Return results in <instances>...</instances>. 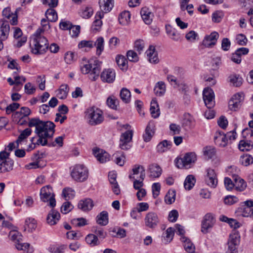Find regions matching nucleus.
<instances>
[{
    "mask_svg": "<svg viewBox=\"0 0 253 253\" xmlns=\"http://www.w3.org/2000/svg\"><path fill=\"white\" fill-rule=\"evenodd\" d=\"M93 13V10L92 7L86 6L83 7L80 12V15L84 18H89Z\"/></svg>",
    "mask_w": 253,
    "mask_h": 253,
    "instance_id": "obj_50",
    "label": "nucleus"
},
{
    "mask_svg": "<svg viewBox=\"0 0 253 253\" xmlns=\"http://www.w3.org/2000/svg\"><path fill=\"white\" fill-rule=\"evenodd\" d=\"M113 159L115 162L120 166H123L125 164V157L122 152H117L113 155Z\"/></svg>",
    "mask_w": 253,
    "mask_h": 253,
    "instance_id": "obj_47",
    "label": "nucleus"
},
{
    "mask_svg": "<svg viewBox=\"0 0 253 253\" xmlns=\"http://www.w3.org/2000/svg\"><path fill=\"white\" fill-rule=\"evenodd\" d=\"M55 195L53 194L51 187L47 185L42 187L41 190L40 198L43 202H49V205L53 208L56 205Z\"/></svg>",
    "mask_w": 253,
    "mask_h": 253,
    "instance_id": "obj_8",
    "label": "nucleus"
},
{
    "mask_svg": "<svg viewBox=\"0 0 253 253\" xmlns=\"http://www.w3.org/2000/svg\"><path fill=\"white\" fill-rule=\"evenodd\" d=\"M216 220L214 215L211 213H207L204 217L202 222L201 232L207 234L210 232L215 223Z\"/></svg>",
    "mask_w": 253,
    "mask_h": 253,
    "instance_id": "obj_10",
    "label": "nucleus"
},
{
    "mask_svg": "<svg viewBox=\"0 0 253 253\" xmlns=\"http://www.w3.org/2000/svg\"><path fill=\"white\" fill-rule=\"evenodd\" d=\"M93 154L97 160L101 163H104L109 160L110 155L102 149L95 148L93 149Z\"/></svg>",
    "mask_w": 253,
    "mask_h": 253,
    "instance_id": "obj_21",
    "label": "nucleus"
},
{
    "mask_svg": "<svg viewBox=\"0 0 253 253\" xmlns=\"http://www.w3.org/2000/svg\"><path fill=\"white\" fill-rule=\"evenodd\" d=\"M96 222L101 225L105 226L108 223V214L106 211L101 212L96 218Z\"/></svg>",
    "mask_w": 253,
    "mask_h": 253,
    "instance_id": "obj_38",
    "label": "nucleus"
},
{
    "mask_svg": "<svg viewBox=\"0 0 253 253\" xmlns=\"http://www.w3.org/2000/svg\"><path fill=\"white\" fill-rule=\"evenodd\" d=\"M145 177V169L143 166L139 165H134L132 169V173L128 176L130 179H135L139 178L144 179Z\"/></svg>",
    "mask_w": 253,
    "mask_h": 253,
    "instance_id": "obj_16",
    "label": "nucleus"
},
{
    "mask_svg": "<svg viewBox=\"0 0 253 253\" xmlns=\"http://www.w3.org/2000/svg\"><path fill=\"white\" fill-rule=\"evenodd\" d=\"M203 95L206 106L209 109L212 108L214 105L213 91L209 87L206 88L203 91Z\"/></svg>",
    "mask_w": 253,
    "mask_h": 253,
    "instance_id": "obj_15",
    "label": "nucleus"
},
{
    "mask_svg": "<svg viewBox=\"0 0 253 253\" xmlns=\"http://www.w3.org/2000/svg\"><path fill=\"white\" fill-rule=\"evenodd\" d=\"M71 222L73 225L77 227H82L87 224V221L83 217L73 219Z\"/></svg>",
    "mask_w": 253,
    "mask_h": 253,
    "instance_id": "obj_58",
    "label": "nucleus"
},
{
    "mask_svg": "<svg viewBox=\"0 0 253 253\" xmlns=\"http://www.w3.org/2000/svg\"><path fill=\"white\" fill-rule=\"evenodd\" d=\"M45 15L48 20L50 22H55L58 19L57 12L52 8L47 9Z\"/></svg>",
    "mask_w": 253,
    "mask_h": 253,
    "instance_id": "obj_51",
    "label": "nucleus"
},
{
    "mask_svg": "<svg viewBox=\"0 0 253 253\" xmlns=\"http://www.w3.org/2000/svg\"><path fill=\"white\" fill-rule=\"evenodd\" d=\"M14 162L12 160L0 162V173H4L13 169Z\"/></svg>",
    "mask_w": 253,
    "mask_h": 253,
    "instance_id": "obj_28",
    "label": "nucleus"
},
{
    "mask_svg": "<svg viewBox=\"0 0 253 253\" xmlns=\"http://www.w3.org/2000/svg\"><path fill=\"white\" fill-rule=\"evenodd\" d=\"M9 236L10 239L15 244V247L18 250H21L26 252L28 253H31L33 252L32 248L30 247V245L27 243H22V235L16 231H11L10 232Z\"/></svg>",
    "mask_w": 253,
    "mask_h": 253,
    "instance_id": "obj_6",
    "label": "nucleus"
},
{
    "mask_svg": "<svg viewBox=\"0 0 253 253\" xmlns=\"http://www.w3.org/2000/svg\"><path fill=\"white\" fill-rule=\"evenodd\" d=\"M148 171L150 173L149 176L153 178L160 177L162 172L161 168L156 164L150 165L149 166Z\"/></svg>",
    "mask_w": 253,
    "mask_h": 253,
    "instance_id": "obj_27",
    "label": "nucleus"
},
{
    "mask_svg": "<svg viewBox=\"0 0 253 253\" xmlns=\"http://www.w3.org/2000/svg\"><path fill=\"white\" fill-rule=\"evenodd\" d=\"M25 230L32 232L37 228V221L33 218H27L25 222Z\"/></svg>",
    "mask_w": 253,
    "mask_h": 253,
    "instance_id": "obj_40",
    "label": "nucleus"
},
{
    "mask_svg": "<svg viewBox=\"0 0 253 253\" xmlns=\"http://www.w3.org/2000/svg\"><path fill=\"white\" fill-rule=\"evenodd\" d=\"M145 43L143 40H137L135 42L134 48L139 54H140L141 52L143 51Z\"/></svg>",
    "mask_w": 253,
    "mask_h": 253,
    "instance_id": "obj_62",
    "label": "nucleus"
},
{
    "mask_svg": "<svg viewBox=\"0 0 253 253\" xmlns=\"http://www.w3.org/2000/svg\"><path fill=\"white\" fill-rule=\"evenodd\" d=\"M224 17V13L222 11L217 10L212 14V20L215 23L220 22Z\"/></svg>",
    "mask_w": 253,
    "mask_h": 253,
    "instance_id": "obj_59",
    "label": "nucleus"
},
{
    "mask_svg": "<svg viewBox=\"0 0 253 253\" xmlns=\"http://www.w3.org/2000/svg\"><path fill=\"white\" fill-rule=\"evenodd\" d=\"M155 124L152 122H150L147 125L145 133L143 135V140L145 142L150 141L155 133Z\"/></svg>",
    "mask_w": 253,
    "mask_h": 253,
    "instance_id": "obj_22",
    "label": "nucleus"
},
{
    "mask_svg": "<svg viewBox=\"0 0 253 253\" xmlns=\"http://www.w3.org/2000/svg\"><path fill=\"white\" fill-rule=\"evenodd\" d=\"M2 15L7 19L11 18L10 21L11 25H17L18 22L17 10L13 13L11 12L10 7H6L2 11Z\"/></svg>",
    "mask_w": 253,
    "mask_h": 253,
    "instance_id": "obj_25",
    "label": "nucleus"
},
{
    "mask_svg": "<svg viewBox=\"0 0 253 253\" xmlns=\"http://www.w3.org/2000/svg\"><path fill=\"white\" fill-rule=\"evenodd\" d=\"M133 136V131L128 129L122 133L120 139V147L123 150H127L130 146L128 143L131 141Z\"/></svg>",
    "mask_w": 253,
    "mask_h": 253,
    "instance_id": "obj_13",
    "label": "nucleus"
},
{
    "mask_svg": "<svg viewBox=\"0 0 253 253\" xmlns=\"http://www.w3.org/2000/svg\"><path fill=\"white\" fill-rule=\"evenodd\" d=\"M176 193L174 190H169L165 196V200L166 203L171 204L175 200Z\"/></svg>",
    "mask_w": 253,
    "mask_h": 253,
    "instance_id": "obj_54",
    "label": "nucleus"
},
{
    "mask_svg": "<svg viewBox=\"0 0 253 253\" xmlns=\"http://www.w3.org/2000/svg\"><path fill=\"white\" fill-rule=\"evenodd\" d=\"M100 11L104 13L109 12L114 6V0H100Z\"/></svg>",
    "mask_w": 253,
    "mask_h": 253,
    "instance_id": "obj_31",
    "label": "nucleus"
},
{
    "mask_svg": "<svg viewBox=\"0 0 253 253\" xmlns=\"http://www.w3.org/2000/svg\"><path fill=\"white\" fill-rule=\"evenodd\" d=\"M240 242V234L238 231L234 230L230 235L228 241V253H238V247Z\"/></svg>",
    "mask_w": 253,
    "mask_h": 253,
    "instance_id": "obj_9",
    "label": "nucleus"
},
{
    "mask_svg": "<svg viewBox=\"0 0 253 253\" xmlns=\"http://www.w3.org/2000/svg\"><path fill=\"white\" fill-rule=\"evenodd\" d=\"M166 87L164 82L160 81L157 83L154 88L155 94L157 96H163L166 92Z\"/></svg>",
    "mask_w": 253,
    "mask_h": 253,
    "instance_id": "obj_35",
    "label": "nucleus"
},
{
    "mask_svg": "<svg viewBox=\"0 0 253 253\" xmlns=\"http://www.w3.org/2000/svg\"><path fill=\"white\" fill-rule=\"evenodd\" d=\"M85 118L90 126L99 125L104 121L102 111L96 107H90L86 110Z\"/></svg>",
    "mask_w": 253,
    "mask_h": 253,
    "instance_id": "obj_4",
    "label": "nucleus"
},
{
    "mask_svg": "<svg viewBox=\"0 0 253 253\" xmlns=\"http://www.w3.org/2000/svg\"><path fill=\"white\" fill-rule=\"evenodd\" d=\"M104 14L102 11H98L95 15V20L93 22V26L97 27L95 28L94 30H98L102 24L101 19L103 17Z\"/></svg>",
    "mask_w": 253,
    "mask_h": 253,
    "instance_id": "obj_52",
    "label": "nucleus"
},
{
    "mask_svg": "<svg viewBox=\"0 0 253 253\" xmlns=\"http://www.w3.org/2000/svg\"><path fill=\"white\" fill-rule=\"evenodd\" d=\"M62 195L66 200H68L74 197L75 191L71 188H65L62 191Z\"/></svg>",
    "mask_w": 253,
    "mask_h": 253,
    "instance_id": "obj_53",
    "label": "nucleus"
},
{
    "mask_svg": "<svg viewBox=\"0 0 253 253\" xmlns=\"http://www.w3.org/2000/svg\"><path fill=\"white\" fill-rule=\"evenodd\" d=\"M72 178L76 181L82 182L88 177L87 169L83 165H76L71 172Z\"/></svg>",
    "mask_w": 253,
    "mask_h": 253,
    "instance_id": "obj_7",
    "label": "nucleus"
},
{
    "mask_svg": "<svg viewBox=\"0 0 253 253\" xmlns=\"http://www.w3.org/2000/svg\"><path fill=\"white\" fill-rule=\"evenodd\" d=\"M160 222V219L157 214L154 212H148L144 218V223L146 227L150 228H155Z\"/></svg>",
    "mask_w": 253,
    "mask_h": 253,
    "instance_id": "obj_12",
    "label": "nucleus"
},
{
    "mask_svg": "<svg viewBox=\"0 0 253 253\" xmlns=\"http://www.w3.org/2000/svg\"><path fill=\"white\" fill-rule=\"evenodd\" d=\"M107 104L109 107L116 110L119 104V101L114 97H109L107 100Z\"/></svg>",
    "mask_w": 253,
    "mask_h": 253,
    "instance_id": "obj_63",
    "label": "nucleus"
},
{
    "mask_svg": "<svg viewBox=\"0 0 253 253\" xmlns=\"http://www.w3.org/2000/svg\"><path fill=\"white\" fill-rule=\"evenodd\" d=\"M253 209L246 208L243 206H241L236 211V213L238 215L243 217H249L251 216Z\"/></svg>",
    "mask_w": 253,
    "mask_h": 253,
    "instance_id": "obj_42",
    "label": "nucleus"
},
{
    "mask_svg": "<svg viewBox=\"0 0 253 253\" xmlns=\"http://www.w3.org/2000/svg\"><path fill=\"white\" fill-rule=\"evenodd\" d=\"M228 78L229 82L234 86H240L243 83V79L239 75L232 74Z\"/></svg>",
    "mask_w": 253,
    "mask_h": 253,
    "instance_id": "obj_41",
    "label": "nucleus"
},
{
    "mask_svg": "<svg viewBox=\"0 0 253 253\" xmlns=\"http://www.w3.org/2000/svg\"><path fill=\"white\" fill-rule=\"evenodd\" d=\"M104 39L102 37H99L95 42H93V46L96 47V54L100 55L104 50Z\"/></svg>",
    "mask_w": 253,
    "mask_h": 253,
    "instance_id": "obj_48",
    "label": "nucleus"
},
{
    "mask_svg": "<svg viewBox=\"0 0 253 253\" xmlns=\"http://www.w3.org/2000/svg\"><path fill=\"white\" fill-rule=\"evenodd\" d=\"M214 140L216 145L221 147H224L228 144V140L223 132L217 131L214 136Z\"/></svg>",
    "mask_w": 253,
    "mask_h": 253,
    "instance_id": "obj_20",
    "label": "nucleus"
},
{
    "mask_svg": "<svg viewBox=\"0 0 253 253\" xmlns=\"http://www.w3.org/2000/svg\"><path fill=\"white\" fill-rule=\"evenodd\" d=\"M86 242L90 246L93 247L99 244L97 237L94 234H88L85 238Z\"/></svg>",
    "mask_w": 253,
    "mask_h": 253,
    "instance_id": "obj_49",
    "label": "nucleus"
},
{
    "mask_svg": "<svg viewBox=\"0 0 253 253\" xmlns=\"http://www.w3.org/2000/svg\"><path fill=\"white\" fill-rule=\"evenodd\" d=\"M2 23L0 27V39L1 40H5L7 39L9 31L10 26L7 21H2Z\"/></svg>",
    "mask_w": 253,
    "mask_h": 253,
    "instance_id": "obj_32",
    "label": "nucleus"
},
{
    "mask_svg": "<svg viewBox=\"0 0 253 253\" xmlns=\"http://www.w3.org/2000/svg\"><path fill=\"white\" fill-rule=\"evenodd\" d=\"M146 53L148 60L151 63L157 64L159 62V60L158 57V53L154 46L150 45L149 49L146 51Z\"/></svg>",
    "mask_w": 253,
    "mask_h": 253,
    "instance_id": "obj_24",
    "label": "nucleus"
},
{
    "mask_svg": "<svg viewBox=\"0 0 253 253\" xmlns=\"http://www.w3.org/2000/svg\"><path fill=\"white\" fill-rule=\"evenodd\" d=\"M101 62L96 59H90L81 67V71L84 74H89V78L95 81L99 77Z\"/></svg>",
    "mask_w": 253,
    "mask_h": 253,
    "instance_id": "obj_2",
    "label": "nucleus"
},
{
    "mask_svg": "<svg viewBox=\"0 0 253 253\" xmlns=\"http://www.w3.org/2000/svg\"><path fill=\"white\" fill-rule=\"evenodd\" d=\"M130 14L129 11H125L122 12L119 15V21L122 25H126L130 22Z\"/></svg>",
    "mask_w": 253,
    "mask_h": 253,
    "instance_id": "obj_43",
    "label": "nucleus"
},
{
    "mask_svg": "<svg viewBox=\"0 0 253 253\" xmlns=\"http://www.w3.org/2000/svg\"><path fill=\"white\" fill-rule=\"evenodd\" d=\"M240 161L243 165L248 166L253 163V158L249 154H245L241 157Z\"/></svg>",
    "mask_w": 253,
    "mask_h": 253,
    "instance_id": "obj_56",
    "label": "nucleus"
},
{
    "mask_svg": "<svg viewBox=\"0 0 253 253\" xmlns=\"http://www.w3.org/2000/svg\"><path fill=\"white\" fill-rule=\"evenodd\" d=\"M116 61L119 68L122 70H126L128 68L127 60L123 55H118L116 57Z\"/></svg>",
    "mask_w": 253,
    "mask_h": 253,
    "instance_id": "obj_36",
    "label": "nucleus"
},
{
    "mask_svg": "<svg viewBox=\"0 0 253 253\" xmlns=\"http://www.w3.org/2000/svg\"><path fill=\"white\" fill-rule=\"evenodd\" d=\"M197 160V155L194 152L186 153L182 158L175 160L176 166L179 169H188L190 168Z\"/></svg>",
    "mask_w": 253,
    "mask_h": 253,
    "instance_id": "obj_5",
    "label": "nucleus"
},
{
    "mask_svg": "<svg viewBox=\"0 0 253 253\" xmlns=\"http://www.w3.org/2000/svg\"><path fill=\"white\" fill-rule=\"evenodd\" d=\"M218 38L219 34L218 33L213 32L210 35L205 36L202 42V44L205 47H212L216 43Z\"/></svg>",
    "mask_w": 253,
    "mask_h": 253,
    "instance_id": "obj_17",
    "label": "nucleus"
},
{
    "mask_svg": "<svg viewBox=\"0 0 253 253\" xmlns=\"http://www.w3.org/2000/svg\"><path fill=\"white\" fill-rule=\"evenodd\" d=\"M196 182V179L192 175H188L184 182V186L186 190L191 189L194 186Z\"/></svg>",
    "mask_w": 253,
    "mask_h": 253,
    "instance_id": "obj_46",
    "label": "nucleus"
},
{
    "mask_svg": "<svg viewBox=\"0 0 253 253\" xmlns=\"http://www.w3.org/2000/svg\"><path fill=\"white\" fill-rule=\"evenodd\" d=\"M238 147L239 149L242 151H250L253 148V145L245 140H241Z\"/></svg>",
    "mask_w": 253,
    "mask_h": 253,
    "instance_id": "obj_60",
    "label": "nucleus"
},
{
    "mask_svg": "<svg viewBox=\"0 0 253 253\" xmlns=\"http://www.w3.org/2000/svg\"><path fill=\"white\" fill-rule=\"evenodd\" d=\"M180 241L183 243L184 249L187 253H195V245L190 239L185 236H182L180 238Z\"/></svg>",
    "mask_w": 253,
    "mask_h": 253,
    "instance_id": "obj_26",
    "label": "nucleus"
},
{
    "mask_svg": "<svg viewBox=\"0 0 253 253\" xmlns=\"http://www.w3.org/2000/svg\"><path fill=\"white\" fill-rule=\"evenodd\" d=\"M233 178L234 181V185L238 190L243 191L245 189L247 185L244 179L237 174H233Z\"/></svg>",
    "mask_w": 253,
    "mask_h": 253,
    "instance_id": "obj_34",
    "label": "nucleus"
},
{
    "mask_svg": "<svg viewBox=\"0 0 253 253\" xmlns=\"http://www.w3.org/2000/svg\"><path fill=\"white\" fill-rule=\"evenodd\" d=\"M120 96L122 100L125 103H128L130 101L131 93L126 88H123L120 93Z\"/></svg>",
    "mask_w": 253,
    "mask_h": 253,
    "instance_id": "obj_44",
    "label": "nucleus"
},
{
    "mask_svg": "<svg viewBox=\"0 0 253 253\" xmlns=\"http://www.w3.org/2000/svg\"><path fill=\"white\" fill-rule=\"evenodd\" d=\"M150 112L154 118H158L160 115L159 105L155 99H153L151 102Z\"/></svg>",
    "mask_w": 253,
    "mask_h": 253,
    "instance_id": "obj_45",
    "label": "nucleus"
},
{
    "mask_svg": "<svg viewBox=\"0 0 253 253\" xmlns=\"http://www.w3.org/2000/svg\"><path fill=\"white\" fill-rule=\"evenodd\" d=\"M30 113L31 110L29 108L23 107L21 108L20 111H17L13 114V120L15 123L22 125L24 124L23 119L28 116Z\"/></svg>",
    "mask_w": 253,
    "mask_h": 253,
    "instance_id": "obj_14",
    "label": "nucleus"
},
{
    "mask_svg": "<svg viewBox=\"0 0 253 253\" xmlns=\"http://www.w3.org/2000/svg\"><path fill=\"white\" fill-rule=\"evenodd\" d=\"M174 230L172 227L168 228L162 236V241L165 244L169 243L173 239Z\"/></svg>",
    "mask_w": 253,
    "mask_h": 253,
    "instance_id": "obj_33",
    "label": "nucleus"
},
{
    "mask_svg": "<svg viewBox=\"0 0 253 253\" xmlns=\"http://www.w3.org/2000/svg\"><path fill=\"white\" fill-rule=\"evenodd\" d=\"M29 127H35V132L38 136V143L45 146L47 144V139L52 137L55 132L54 124L51 121H42L39 118L29 120Z\"/></svg>",
    "mask_w": 253,
    "mask_h": 253,
    "instance_id": "obj_1",
    "label": "nucleus"
},
{
    "mask_svg": "<svg viewBox=\"0 0 253 253\" xmlns=\"http://www.w3.org/2000/svg\"><path fill=\"white\" fill-rule=\"evenodd\" d=\"M116 73L113 69H105L100 75L102 82L107 83H112L115 80Z\"/></svg>",
    "mask_w": 253,
    "mask_h": 253,
    "instance_id": "obj_18",
    "label": "nucleus"
},
{
    "mask_svg": "<svg viewBox=\"0 0 253 253\" xmlns=\"http://www.w3.org/2000/svg\"><path fill=\"white\" fill-rule=\"evenodd\" d=\"M73 209V206L69 202H64L61 207V212L63 214L69 212Z\"/></svg>",
    "mask_w": 253,
    "mask_h": 253,
    "instance_id": "obj_64",
    "label": "nucleus"
},
{
    "mask_svg": "<svg viewBox=\"0 0 253 253\" xmlns=\"http://www.w3.org/2000/svg\"><path fill=\"white\" fill-rule=\"evenodd\" d=\"M60 214L59 212L52 209L48 213L46 217V222L50 225L56 224L59 220Z\"/></svg>",
    "mask_w": 253,
    "mask_h": 253,
    "instance_id": "obj_23",
    "label": "nucleus"
},
{
    "mask_svg": "<svg viewBox=\"0 0 253 253\" xmlns=\"http://www.w3.org/2000/svg\"><path fill=\"white\" fill-rule=\"evenodd\" d=\"M93 207V201L90 199H85L81 200L78 203V208L84 211L91 210Z\"/></svg>",
    "mask_w": 253,
    "mask_h": 253,
    "instance_id": "obj_30",
    "label": "nucleus"
},
{
    "mask_svg": "<svg viewBox=\"0 0 253 253\" xmlns=\"http://www.w3.org/2000/svg\"><path fill=\"white\" fill-rule=\"evenodd\" d=\"M127 59L132 62H136L139 60V57L137 54L132 50H128L126 53Z\"/></svg>",
    "mask_w": 253,
    "mask_h": 253,
    "instance_id": "obj_61",
    "label": "nucleus"
},
{
    "mask_svg": "<svg viewBox=\"0 0 253 253\" xmlns=\"http://www.w3.org/2000/svg\"><path fill=\"white\" fill-rule=\"evenodd\" d=\"M31 52L34 54H42L48 48L47 40L43 36H32L30 41Z\"/></svg>",
    "mask_w": 253,
    "mask_h": 253,
    "instance_id": "obj_3",
    "label": "nucleus"
},
{
    "mask_svg": "<svg viewBox=\"0 0 253 253\" xmlns=\"http://www.w3.org/2000/svg\"><path fill=\"white\" fill-rule=\"evenodd\" d=\"M242 95L239 93L235 94L229 101V108L232 111H236L241 105Z\"/></svg>",
    "mask_w": 253,
    "mask_h": 253,
    "instance_id": "obj_19",
    "label": "nucleus"
},
{
    "mask_svg": "<svg viewBox=\"0 0 253 253\" xmlns=\"http://www.w3.org/2000/svg\"><path fill=\"white\" fill-rule=\"evenodd\" d=\"M32 132V130L30 128L25 129L19 135L17 140H16L17 147H18L19 143L21 142L23 140L28 137Z\"/></svg>",
    "mask_w": 253,
    "mask_h": 253,
    "instance_id": "obj_55",
    "label": "nucleus"
},
{
    "mask_svg": "<svg viewBox=\"0 0 253 253\" xmlns=\"http://www.w3.org/2000/svg\"><path fill=\"white\" fill-rule=\"evenodd\" d=\"M203 153L205 156L208 159H211L215 155L216 151L213 147L207 146L204 148Z\"/></svg>",
    "mask_w": 253,
    "mask_h": 253,
    "instance_id": "obj_57",
    "label": "nucleus"
},
{
    "mask_svg": "<svg viewBox=\"0 0 253 253\" xmlns=\"http://www.w3.org/2000/svg\"><path fill=\"white\" fill-rule=\"evenodd\" d=\"M171 142L166 140L160 142L157 146V151L159 153H163L170 148Z\"/></svg>",
    "mask_w": 253,
    "mask_h": 253,
    "instance_id": "obj_39",
    "label": "nucleus"
},
{
    "mask_svg": "<svg viewBox=\"0 0 253 253\" xmlns=\"http://www.w3.org/2000/svg\"><path fill=\"white\" fill-rule=\"evenodd\" d=\"M206 184L211 188H215L218 183L217 174L215 170L211 168L206 169V174L205 177Z\"/></svg>",
    "mask_w": 253,
    "mask_h": 253,
    "instance_id": "obj_11",
    "label": "nucleus"
},
{
    "mask_svg": "<svg viewBox=\"0 0 253 253\" xmlns=\"http://www.w3.org/2000/svg\"><path fill=\"white\" fill-rule=\"evenodd\" d=\"M69 90L68 85L66 84H63L56 91V95L59 99H64L67 97Z\"/></svg>",
    "mask_w": 253,
    "mask_h": 253,
    "instance_id": "obj_37",
    "label": "nucleus"
},
{
    "mask_svg": "<svg viewBox=\"0 0 253 253\" xmlns=\"http://www.w3.org/2000/svg\"><path fill=\"white\" fill-rule=\"evenodd\" d=\"M140 14L145 24L149 25L151 23L153 14L148 8L146 7L142 8L140 11Z\"/></svg>",
    "mask_w": 253,
    "mask_h": 253,
    "instance_id": "obj_29",
    "label": "nucleus"
}]
</instances>
